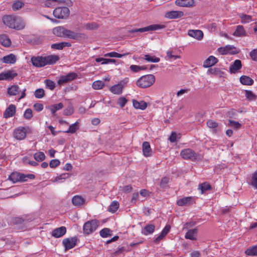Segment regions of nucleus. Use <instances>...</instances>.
Segmentation results:
<instances>
[{"mask_svg":"<svg viewBox=\"0 0 257 257\" xmlns=\"http://www.w3.org/2000/svg\"><path fill=\"white\" fill-rule=\"evenodd\" d=\"M35 178V176L34 174H30L25 175L18 172L12 173L9 176L10 180L14 183L18 182H26L28 179H34Z\"/></svg>","mask_w":257,"mask_h":257,"instance_id":"39448f33","label":"nucleus"},{"mask_svg":"<svg viewBox=\"0 0 257 257\" xmlns=\"http://www.w3.org/2000/svg\"><path fill=\"white\" fill-rule=\"evenodd\" d=\"M165 28V25L161 24H153L147 27L135 29L131 31V33L141 32L143 33L147 31H155L157 30L162 29Z\"/></svg>","mask_w":257,"mask_h":257,"instance_id":"1a4fd4ad","label":"nucleus"},{"mask_svg":"<svg viewBox=\"0 0 257 257\" xmlns=\"http://www.w3.org/2000/svg\"><path fill=\"white\" fill-rule=\"evenodd\" d=\"M119 207V203L116 201H113L110 205L108 211L111 213L115 212Z\"/></svg>","mask_w":257,"mask_h":257,"instance_id":"49530a36","label":"nucleus"},{"mask_svg":"<svg viewBox=\"0 0 257 257\" xmlns=\"http://www.w3.org/2000/svg\"><path fill=\"white\" fill-rule=\"evenodd\" d=\"M33 116V111L30 108H27L24 112V117L27 119H30Z\"/></svg>","mask_w":257,"mask_h":257,"instance_id":"13d9d810","label":"nucleus"},{"mask_svg":"<svg viewBox=\"0 0 257 257\" xmlns=\"http://www.w3.org/2000/svg\"><path fill=\"white\" fill-rule=\"evenodd\" d=\"M63 104L61 102L51 105L49 107L51 113L55 114V112L63 107Z\"/></svg>","mask_w":257,"mask_h":257,"instance_id":"58836bf2","label":"nucleus"},{"mask_svg":"<svg viewBox=\"0 0 257 257\" xmlns=\"http://www.w3.org/2000/svg\"><path fill=\"white\" fill-rule=\"evenodd\" d=\"M66 232V228L61 226L55 229L52 232V235L56 238H59L63 236Z\"/></svg>","mask_w":257,"mask_h":257,"instance_id":"412c9836","label":"nucleus"},{"mask_svg":"<svg viewBox=\"0 0 257 257\" xmlns=\"http://www.w3.org/2000/svg\"><path fill=\"white\" fill-rule=\"evenodd\" d=\"M98 222L96 219H93L86 222L83 226V233L89 235L95 231L98 226Z\"/></svg>","mask_w":257,"mask_h":257,"instance_id":"423d86ee","label":"nucleus"},{"mask_svg":"<svg viewBox=\"0 0 257 257\" xmlns=\"http://www.w3.org/2000/svg\"><path fill=\"white\" fill-rule=\"evenodd\" d=\"M72 202L74 205L79 207L85 204V200L82 196L75 195L72 199Z\"/></svg>","mask_w":257,"mask_h":257,"instance_id":"393cba45","label":"nucleus"},{"mask_svg":"<svg viewBox=\"0 0 257 257\" xmlns=\"http://www.w3.org/2000/svg\"><path fill=\"white\" fill-rule=\"evenodd\" d=\"M181 156L185 160H190L192 161L201 160L203 158L202 155L196 153L191 149H185L180 152Z\"/></svg>","mask_w":257,"mask_h":257,"instance_id":"20e7f679","label":"nucleus"},{"mask_svg":"<svg viewBox=\"0 0 257 257\" xmlns=\"http://www.w3.org/2000/svg\"><path fill=\"white\" fill-rule=\"evenodd\" d=\"M155 77L153 74L144 75L137 81L136 84L140 88H148L155 83Z\"/></svg>","mask_w":257,"mask_h":257,"instance_id":"7ed1b4c3","label":"nucleus"},{"mask_svg":"<svg viewBox=\"0 0 257 257\" xmlns=\"http://www.w3.org/2000/svg\"><path fill=\"white\" fill-rule=\"evenodd\" d=\"M245 253L247 255H257V245L248 248L245 250Z\"/></svg>","mask_w":257,"mask_h":257,"instance_id":"de8ad7c7","label":"nucleus"},{"mask_svg":"<svg viewBox=\"0 0 257 257\" xmlns=\"http://www.w3.org/2000/svg\"><path fill=\"white\" fill-rule=\"evenodd\" d=\"M233 35L236 37L245 36V31L243 27L241 25L237 26L235 31L233 33Z\"/></svg>","mask_w":257,"mask_h":257,"instance_id":"473e14b6","label":"nucleus"},{"mask_svg":"<svg viewBox=\"0 0 257 257\" xmlns=\"http://www.w3.org/2000/svg\"><path fill=\"white\" fill-rule=\"evenodd\" d=\"M143 59L148 62L153 63H157L160 61V59L159 58L149 54L145 55Z\"/></svg>","mask_w":257,"mask_h":257,"instance_id":"79ce46f5","label":"nucleus"},{"mask_svg":"<svg viewBox=\"0 0 257 257\" xmlns=\"http://www.w3.org/2000/svg\"><path fill=\"white\" fill-rule=\"evenodd\" d=\"M34 158L36 161L42 162L45 160L46 157L43 152H39L34 154Z\"/></svg>","mask_w":257,"mask_h":257,"instance_id":"a18cd8bd","label":"nucleus"},{"mask_svg":"<svg viewBox=\"0 0 257 257\" xmlns=\"http://www.w3.org/2000/svg\"><path fill=\"white\" fill-rule=\"evenodd\" d=\"M184 16V13L180 11H172L167 12L165 17L169 19H175L180 18Z\"/></svg>","mask_w":257,"mask_h":257,"instance_id":"2eb2a0df","label":"nucleus"},{"mask_svg":"<svg viewBox=\"0 0 257 257\" xmlns=\"http://www.w3.org/2000/svg\"><path fill=\"white\" fill-rule=\"evenodd\" d=\"M64 38H67L79 41L85 39L86 36L84 33H77L66 29Z\"/></svg>","mask_w":257,"mask_h":257,"instance_id":"6e6552de","label":"nucleus"},{"mask_svg":"<svg viewBox=\"0 0 257 257\" xmlns=\"http://www.w3.org/2000/svg\"><path fill=\"white\" fill-rule=\"evenodd\" d=\"M142 151L143 155L145 157H149L152 156V149L149 142H143L142 145Z\"/></svg>","mask_w":257,"mask_h":257,"instance_id":"aec40b11","label":"nucleus"},{"mask_svg":"<svg viewBox=\"0 0 257 257\" xmlns=\"http://www.w3.org/2000/svg\"><path fill=\"white\" fill-rule=\"evenodd\" d=\"M127 101V100L125 97H120L118 99L117 103L121 108H122L126 104Z\"/></svg>","mask_w":257,"mask_h":257,"instance_id":"0e129e2a","label":"nucleus"},{"mask_svg":"<svg viewBox=\"0 0 257 257\" xmlns=\"http://www.w3.org/2000/svg\"><path fill=\"white\" fill-rule=\"evenodd\" d=\"M0 44L6 47L11 45V41L8 36L6 34L0 35Z\"/></svg>","mask_w":257,"mask_h":257,"instance_id":"c756f323","label":"nucleus"},{"mask_svg":"<svg viewBox=\"0 0 257 257\" xmlns=\"http://www.w3.org/2000/svg\"><path fill=\"white\" fill-rule=\"evenodd\" d=\"M155 229V226L154 224H148L144 228L143 234L145 235H148L152 234Z\"/></svg>","mask_w":257,"mask_h":257,"instance_id":"e433bc0d","label":"nucleus"},{"mask_svg":"<svg viewBox=\"0 0 257 257\" xmlns=\"http://www.w3.org/2000/svg\"><path fill=\"white\" fill-rule=\"evenodd\" d=\"M20 91V88L18 85H13L9 87L8 93L10 95H16Z\"/></svg>","mask_w":257,"mask_h":257,"instance_id":"f704fd0d","label":"nucleus"},{"mask_svg":"<svg viewBox=\"0 0 257 257\" xmlns=\"http://www.w3.org/2000/svg\"><path fill=\"white\" fill-rule=\"evenodd\" d=\"M2 20L6 26L15 30H22L25 27V24L23 21L20 18L15 16H4L2 18Z\"/></svg>","mask_w":257,"mask_h":257,"instance_id":"f03ea898","label":"nucleus"},{"mask_svg":"<svg viewBox=\"0 0 257 257\" xmlns=\"http://www.w3.org/2000/svg\"><path fill=\"white\" fill-rule=\"evenodd\" d=\"M175 5L182 7H191L194 5V0H176Z\"/></svg>","mask_w":257,"mask_h":257,"instance_id":"4be33fe9","label":"nucleus"},{"mask_svg":"<svg viewBox=\"0 0 257 257\" xmlns=\"http://www.w3.org/2000/svg\"><path fill=\"white\" fill-rule=\"evenodd\" d=\"M6 80H11L17 76V73L13 71H8L4 72Z\"/></svg>","mask_w":257,"mask_h":257,"instance_id":"8fccbe9b","label":"nucleus"},{"mask_svg":"<svg viewBox=\"0 0 257 257\" xmlns=\"http://www.w3.org/2000/svg\"><path fill=\"white\" fill-rule=\"evenodd\" d=\"M218 62V59L213 56H209L203 62V67L204 68H210Z\"/></svg>","mask_w":257,"mask_h":257,"instance_id":"6ab92c4d","label":"nucleus"},{"mask_svg":"<svg viewBox=\"0 0 257 257\" xmlns=\"http://www.w3.org/2000/svg\"><path fill=\"white\" fill-rule=\"evenodd\" d=\"M250 56L253 61H257V49H254L250 52Z\"/></svg>","mask_w":257,"mask_h":257,"instance_id":"774afa93","label":"nucleus"},{"mask_svg":"<svg viewBox=\"0 0 257 257\" xmlns=\"http://www.w3.org/2000/svg\"><path fill=\"white\" fill-rule=\"evenodd\" d=\"M250 184L254 188L257 189V171L252 173Z\"/></svg>","mask_w":257,"mask_h":257,"instance_id":"5fc2aeb1","label":"nucleus"},{"mask_svg":"<svg viewBox=\"0 0 257 257\" xmlns=\"http://www.w3.org/2000/svg\"><path fill=\"white\" fill-rule=\"evenodd\" d=\"M70 176L71 175L69 173L62 174L55 178V181H57L58 180H65L67 178H69L70 177Z\"/></svg>","mask_w":257,"mask_h":257,"instance_id":"69168bd1","label":"nucleus"},{"mask_svg":"<svg viewBox=\"0 0 257 257\" xmlns=\"http://www.w3.org/2000/svg\"><path fill=\"white\" fill-rule=\"evenodd\" d=\"M238 17L240 19L241 23L243 24L251 22L252 20L251 16L242 13L239 14Z\"/></svg>","mask_w":257,"mask_h":257,"instance_id":"c9c22d12","label":"nucleus"},{"mask_svg":"<svg viewBox=\"0 0 257 257\" xmlns=\"http://www.w3.org/2000/svg\"><path fill=\"white\" fill-rule=\"evenodd\" d=\"M211 189V186L207 182L200 184L198 187V189L201 191V194L204 193L206 191L210 190Z\"/></svg>","mask_w":257,"mask_h":257,"instance_id":"a19ab883","label":"nucleus"},{"mask_svg":"<svg viewBox=\"0 0 257 257\" xmlns=\"http://www.w3.org/2000/svg\"><path fill=\"white\" fill-rule=\"evenodd\" d=\"M207 126L211 128H216L218 126V123L212 119H209L206 122Z\"/></svg>","mask_w":257,"mask_h":257,"instance_id":"bf43d9fd","label":"nucleus"},{"mask_svg":"<svg viewBox=\"0 0 257 257\" xmlns=\"http://www.w3.org/2000/svg\"><path fill=\"white\" fill-rule=\"evenodd\" d=\"M66 29L62 26H58L53 29V33L57 37L64 38Z\"/></svg>","mask_w":257,"mask_h":257,"instance_id":"c85d7f7f","label":"nucleus"},{"mask_svg":"<svg viewBox=\"0 0 257 257\" xmlns=\"http://www.w3.org/2000/svg\"><path fill=\"white\" fill-rule=\"evenodd\" d=\"M217 51L221 55L236 54L238 53L236 48L232 45H226L225 47H221L218 48Z\"/></svg>","mask_w":257,"mask_h":257,"instance_id":"f8f14e48","label":"nucleus"},{"mask_svg":"<svg viewBox=\"0 0 257 257\" xmlns=\"http://www.w3.org/2000/svg\"><path fill=\"white\" fill-rule=\"evenodd\" d=\"M79 122L78 120H77L75 122L70 125L69 127L68 130L64 131V132L65 133H75L79 128L78 124Z\"/></svg>","mask_w":257,"mask_h":257,"instance_id":"4c0bfd02","label":"nucleus"},{"mask_svg":"<svg viewBox=\"0 0 257 257\" xmlns=\"http://www.w3.org/2000/svg\"><path fill=\"white\" fill-rule=\"evenodd\" d=\"M188 35L197 40H201L203 38V33L199 30H189L188 31Z\"/></svg>","mask_w":257,"mask_h":257,"instance_id":"dca6fc26","label":"nucleus"},{"mask_svg":"<svg viewBox=\"0 0 257 257\" xmlns=\"http://www.w3.org/2000/svg\"><path fill=\"white\" fill-rule=\"evenodd\" d=\"M16 112V107L14 104H10L4 112L3 116L8 118L15 115Z\"/></svg>","mask_w":257,"mask_h":257,"instance_id":"f3484780","label":"nucleus"},{"mask_svg":"<svg viewBox=\"0 0 257 257\" xmlns=\"http://www.w3.org/2000/svg\"><path fill=\"white\" fill-rule=\"evenodd\" d=\"M59 59L56 55H51L47 56L32 57L31 61L33 66L36 67H42L47 65L55 64Z\"/></svg>","mask_w":257,"mask_h":257,"instance_id":"f257e3e1","label":"nucleus"},{"mask_svg":"<svg viewBox=\"0 0 257 257\" xmlns=\"http://www.w3.org/2000/svg\"><path fill=\"white\" fill-rule=\"evenodd\" d=\"M2 61L3 62L6 64H14L17 61V58L14 54H10L4 56L2 59Z\"/></svg>","mask_w":257,"mask_h":257,"instance_id":"cd10ccee","label":"nucleus"},{"mask_svg":"<svg viewBox=\"0 0 257 257\" xmlns=\"http://www.w3.org/2000/svg\"><path fill=\"white\" fill-rule=\"evenodd\" d=\"M74 112V109L72 106H68L63 111V114L64 115H70L73 114Z\"/></svg>","mask_w":257,"mask_h":257,"instance_id":"e2e57ef3","label":"nucleus"},{"mask_svg":"<svg viewBox=\"0 0 257 257\" xmlns=\"http://www.w3.org/2000/svg\"><path fill=\"white\" fill-rule=\"evenodd\" d=\"M245 96L249 101H252L255 99L256 96L251 90H245Z\"/></svg>","mask_w":257,"mask_h":257,"instance_id":"09e8293b","label":"nucleus"},{"mask_svg":"<svg viewBox=\"0 0 257 257\" xmlns=\"http://www.w3.org/2000/svg\"><path fill=\"white\" fill-rule=\"evenodd\" d=\"M34 95L37 98H41L45 95V91L43 88L37 89L35 91Z\"/></svg>","mask_w":257,"mask_h":257,"instance_id":"603ef678","label":"nucleus"},{"mask_svg":"<svg viewBox=\"0 0 257 257\" xmlns=\"http://www.w3.org/2000/svg\"><path fill=\"white\" fill-rule=\"evenodd\" d=\"M208 75H213L219 78L224 77L225 73L219 68H210L207 71Z\"/></svg>","mask_w":257,"mask_h":257,"instance_id":"a211bd4d","label":"nucleus"},{"mask_svg":"<svg viewBox=\"0 0 257 257\" xmlns=\"http://www.w3.org/2000/svg\"><path fill=\"white\" fill-rule=\"evenodd\" d=\"M60 162L58 159L52 160L50 163L49 166L52 168H54L59 165Z\"/></svg>","mask_w":257,"mask_h":257,"instance_id":"338daca9","label":"nucleus"},{"mask_svg":"<svg viewBox=\"0 0 257 257\" xmlns=\"http://www.w3.org/2000/svg\"><path fill=\"white\" fill-rule=\"evenodd\" d=\"M44 83L46 87L51 90H53L55 87V83L52 80L49 79H46L44 81Z\"/></svg>","mask_w":257,"mask_h":257,"instance_id":"6e6d98bb","label":"nucleus"},{"mask_svg":"<svg viewBox=\"0 0 257 257\" xmlns=\"http://www.w3.org/2000/svg\"><path fill=\"white\" fill-rule=\"evenodd\" d=\"M241 62L240 60H235L233 64L230 66L229 71L231 73H235L241 68Z\"/></svg>","mask_w":257,"mask_h":257,"instance_id":"a878e982","label":"nucleus"},{"mask_svg":"<svg viewBox=\"0 0 257 257\" xmlns=\"http://www.w3.org/2000/svg\"><path fill=\"white\" fill-rule=\"evenodd\" d=\"M228 122L229 125L235 129H239L241 127V124L237 121L229 119Z\"/></svg>","mask_w":257,"mask_h":257,"instance_id":"4d7b16f0","label":"nucleus"},{"mask_svg":"<svg viewBox=\"0 0 257 257\" xmlns=\"http://www.w3.org/2000/svg\"><path fill=\"white\" fill-rule=\"evenodd\" d=\"M95 61L96 62H101V64H106L109 63H115L116 60L113 59H106L103 58L101 57L97 58L95 59Z\"/></svg>","mask_w":257,"mask_h":257,"instance_id":"37998d69","label":"nucleus"},{"mask_svg":"<svg viewBox=\"0 0 257 257\" xmlns=\"http://www.w3.org/2000/svg\"><path fill=\"white\" fill-rule=\"evenodd\" d=\"M130 53H127L123 54H119L116 52H111L104 54L105 57H115V58H121L124 56H126Z\"/></svg>","mask_w":257,"mask_h":257,"instance_id":"ea45409f","label":"nucleus"},{"mask_svg":"<svg viewBox=\"0 0 257 257\" xmlns=\"http://www.w3.org/2000/svg\"><path fill=\"white\" fill-rule=\"evenodd\" d=\"M133 104L134 107L136 109H140L141 110H144L147 107V103L144 101H138L136 100L133 101Z\"/></svg>","mask_w":257,"mask_h":257,"instance_id":"2f4dec72","label":"nucleus"},{"mask_svg":"<svg viewBox=\"0 0 257 257\" xmlns=\"http://www.w3.org/2000/svg\"><path fill=\"white\" fill-rule=\"evenodd\" d=\"M128 80V78H125L120 81L118 84L114 85L110 88V91L113 94H120L121 93L122 89L126 85Z\"/></svg>","mask_w":257,"mask_h":257,"instance_id":"9b49d317","label":"nucleus"},{"mask_svg":"<svg viewBox=\"0 0 257 257\" xmlns=\"http://www.w3.org/2000/svg\"><path fill=\"white\" fill-rule=\"evenodd\" d=\"M24 6V4L22 2L20 1L16 2L13 4L12 9L14 11H17L22 8Z\"/></svg>","mask_w":257,"mask_h":257,"instance_id":"052dcab7","label":"nucleus"},{"mask_svg":"<svg viewBox=\"0 0 257 257\" xmlns=\"http://www.w3.org/2000/svg\"><path fill=\"white\" fill-rule=\"evenodd\" d=\"M53 16L59 19H67L70 15L69 9L66 7H58L53 11Z\"/></svg>","mask_w":257,"mask_h":257,"instance_id":"0eeeda50","label":"nucleus"},{"mask_svg":"<svg viewBox=\"0 0 257 257\" xmlns=\"http://www.w3.org/2000/svg\"><path fill=\"white\" fill-rule=\"evenodd\" d=\"M240 82L244 85H252L253 80L248 76L242 75L239 78Z\"/></svg>","mask_w":257,"mask_h":257,"instance_id":"7c9ffc66","label":"nucleus"},{"mask_svg":"<svg viewBox=\"0 0 257 257\" xmlns=\"http://www.w3.org/2000/svg\"><path fill=\"white\" fill-rule=\"evenodd\" d=\"M104 83L101 80L95 81L92 84V88L95 90L101 89L104 87Z\"/></svg>","mask_w":257,"mask_h":257,"instance_id":"c03bdc74","label":"nucleus"},{"mask_svg":"<svg viewBox=\"0 0 257 257\" xmlns=\"http://www.w3.org/2000/svg\"><path fill=\"white\" fill-rule=\"evenodd\" d=\"M110 232L111 230L110 229L104 228L100 231L99 234L102 237L105 238L110 236L111 235Z\"/></svg>","mask_w":257,"mask_h":257,"instance_id":"3c124183","label":"nucleus"},{"mask_svg":"<svg viewBox=\"0 0 257 257\" xmlns=\"http://www.w3.org/2000/svg\"><path fill=\"white\" fill-rule=\"evenodd\" d=\"M78 238L77 236H74L70 238H66L63 240V244L66 250L71 249L75 247L77 242Z\"/></svg>","mask_w":257,"mask_h":257,"instance_id":"4468645a","label":"nucleus"},{"mask_svg":"<svg viewBox=\"0 0 257 257\" xmlns=\"http://www.w3.org/2000/svg\"><path fill=\"white\" fill-rule=\"evenodd\" d=\"M69 0H45L44 5L46 7H51L55 6L56 2L59 3H67Z\"/></svg>","mask_w":257,"mask_h":257,"instance_id":"72a5a7b5","label":"nucleus"},{"mask_svg":"<svg viewBox=\"0 0 257 257\" xmlns=\"http://www.w3.org/2000/svg\"><path fill=\"white\" fill-rule=\"evenodd\" d=\"M130 69L134 72H138L141 70H145L146 67L144 66H140L136 65H132L130 67Z\"/></svg>","mask_w":257,"mask_h":257,"instance_id":"864d4df0","label":"nucleus"},{"mask_svg":"<svg viewBox=\"0 0 257 257\" xmlns=\"http://www.w3.org/2000/svg\"><path fill=\"white\" fill-rule=\"evenodd\" d=\"M77 77V74L75 72H70L66 75H62L60 77L57 83L59 85H63L64 83L74 80Z\"/></svg>","mask_w":257,"mask_h":257,"instance_id":"ddd939ff","label":"nucleus"},{"mask_svg":"<svg viewBox=\"0 0 257 257\" xmlns=\"http://www.w3.org/2000/svg\"><path fill=\"white\" fill-rule=\"evenodd\" d=\"M71 46V44L70 42H63L58 43H54L51 45V48L53 49L61 50L64 47H70Z\"/></svg>","mask_w":257,"mask_h":257,"instance_id":"bb28decb","label":"nucleus"},{"mask_svg":"<svg viewBox=\"0 0 257 257\" xmlns=\"http://www.w3.org/2000/svg\"><path fill=\"white\" fill-rule=\"evenodd\" d=\"M28 128V127L24 126H20L15 128L13 133L14 138L18 140H24L26 137Z\"/></svg>","mask_w":257,"mask_h":257,"instance_id":"9d476101","label":"nucleus"},{"mask_svg":"<svg viewBox=\"0 0 257 257\" xmlns=\"http://www.w3.org/2000/svg\"><path fill=\"white\" fill-rule=\"evenodd\" d=\"M198 233V229L197 228L189 229L186 233L185 238L187 239L192 240H196V236Z\"/></svg>","mask_w":257,"mask_h":257,"instance_id":"5701e85b","label":"nucleus"},{"mask_svg":"<svg viewBox=\"0 0 257 257\" xmlns=\"http://www.w3.org/2000/svg\"><path fill=\"white\" fill-rule=\"evenodd\" d=\"M193 202V198L192 197H185L177 200V204L178 206H182L185 205H190Z\"/></svg>","mask_w":257,"mask_h":257,"instance_id":"b1692460","label":"nucleus"},{"mask_svg":"<svg viewBox=\"0 0 257 257\" xmlns=\"http://www.w3.org/2000/svg\"><path fill=\"white\" fill-rule=\"evenodd\" d=\"M169 178L168 177H163L161 181L160 186L162 188H164L166 187L167 184L169 182Z\"/></svg>","mask_w":257,"mask_h":257,"instance_id":"680f3d73","label":"nucleus"}]
</instances>
